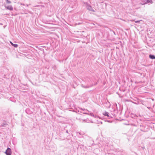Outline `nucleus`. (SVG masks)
I'll return each mask as SVG.
<instances>
[{"label":"nucleus","mask_w":155,"mask_h":155,"mask_svg":"<svg viewBox=\"0 0 155 155\" xmlns=\"http://www.w3.org/2000/svg\"><path fill=\"white\" fill-rule=\"evenodd\" d=\"M89 121L88 120H82V122L83 123L84 122H87V123H89Z\"/></svg>","instance_id":"ddd939ff"},{"label":"nucleus","mask_w":155,"mask_h":155,"mask_svg":"<svg viewBox=\"0 0 155 155\" xmlns=\"http://www.w3.org/2000/svg\"><path fill=\"white\" fill-rule=\"evenodd\" d=\"M139 22V21H135V22H136V23H137V22Z\"/></svg>","instance_id":"dca6fc26"},{"label":"nucleus","mask_w":155,"mask_h":155,"mask_svg":"<svg viewBox=\"0 0 155 155\" xmlns=\"http://www.w3.org/2000/svg\"><path fill=\"white\" fill-rule=\"evenodd\" d=\"M5 7L7 9L9 10L10 11H12L13 9V8L11 5L5 6Z\"/></svg>","instance_id":"423d86ee"},{"label":"nucleus","mask_w":155,"mask_h":155,"mask_svg":"<svg viewBox=\"0 0 155 155\" xmlns=\"http://www.w3.org/2000/svg\"><path fill=\"white\" fill-rule=\"evenodd\" d=\"M149 58L150 59H155V56L154 55L150 54L149 55Z\"/></svg>","instance_id":"6e6552de"},{"label":"nucleus","mask_w":155,"mask_h":155,"mask_svg":"<svg viewBox=\"0 0 155 155\" xmlns=\"http://www.w3.org/2000/svg\"><path fill=\"white\" fill-rule=\"evenodd\" d=\"M77 134H79L81 135H82V134H81V132H78L77 133Z\"/></svg>","instance_id":"2eb2a0df"},{"label":"nucleus","mask_w":155,"mask_h":155,"mask_svg":"<svg viewBox=\"0 0 155 155\" xmlns=\"http://www.w3.org/2000/svg\"><path fill=\"white\" fill-rule=\"evenodd\" d=\"M96 84H97V83H96L95 85H96Z\"/></svg>","instance_id":"b1692460"},{"label":"nucleus","mask_w":155,"mask_h":155,"mask_svg":"<svg viewBox=\"0 0 155 155\" xmlns=\"http://www.w3.org/2000/svg\"><path fill=\"white\" fill-rule=\"evenodd\" d=\"M6 2L8 4H10L11 3V2L8 0H7Z\"/></svg>","instance_id":"4468645a"},{"label":"nucleus","mask_w":155,"mask_h":155,"mask_svg":"<svg viewBox=\"0 0 155 155\" xmlns=\"http://www.w3.org/2000/svg\"><path fill=\"white\" fill-rule=\"evenodd\" d=\"M88 114H88L89 115H90L91 116H92V117H96V116L95 117L94 115L92 113H88Z\"/></svg>","instance_id":"f8f14e48"},{"label":"nucleus","mask_w":155,"mask_h":155,"mask_svg":"<svg viewBox=\"0 0 155 155\" xmlns=\"http://www.w3.org/2000/svg\"><path fill=\"white\" fill-rule=\"evenodd\" d=\"M80 109L84 111L83 112H81L83 113V114H89L88 112L89 111L88 110H87V109H83L82 108H80Z\"/></svg>","instance_id":"39448f33"},{"label":"nucleus","mask_w":155,"mask_h":155,"mask_svg":"<svg viewBox=\"0 0 155 155\" xmlns=\"http://www.w3.org/2000/svg\"><path fill=\"white\" fill-rule=\"evenodd\" d=\"M26 6H28V5L27 4V5H26Z\"/></svg>","instance_id":"6ab92c4d"},{"label":"nucleus","mask_w":155,"mask_h":155,"mask_svg":"<svg viewBox=\"0 0 155 155\" xmlns=\"http://www.w3.org/2000/svg\"><path fill=\"white\" fill-rule=\"evenodd\" d=\"M21 5H25L24 4H21Z\"/></svg>","instance_id":"f3484780"},{"label":"nucleus","mask_w":155,"mask_h":155,"mask_svg":"<svg viewBox=\"0 0 155 155\" xmlns=\"http://www.w3.org/2000/svg\"><path fill=\"white\" fill-rule=\"evenodd\" d=\"M102 114L106 117V119H110L112 118V117L109 115V113L106 111H104Z\"/></svg>","instance_id":"f03ea898"},{"label":"nucleus","mask_w":155,"mask_h":155,"mask_svg":"<svg viewBox=\"0 0 155 155\" xmlns=\"http://www.w3.org/2000/svg\"><path fill=\"white\" fill-rule=\"evenodd\" d=\"M134 103H135V104H137V103H134Z\"/></svg>","instance_id":"aec40b11"},{"label":"nucleus","mask_w":155,"mask_h":155,"mask_svg":"<svg viewBox=\"0 0 155 155\" xmlns=\"http://www.w3.org/2000/svg\"><path fill=\"white\" fill-rule=\"evenodd\" d=\"M145 4H147L149 3H152V0H145Z\"/></svg>","instance_id":"1a4fd4ad"},{"label":"nucleus","mask_w":155,"mask_h":155,"mask_svg":"<svg viewBox=\"0 0 155 155\" xmlns=\"http://www.w3.org/2000/svg\"><path fill=\"white\" fill-rule=\"evenodd\" d=\"M131 117L133 118H135V117H138V116L137 115H136V114H131Z\"/></svg>","instance_id":"0eeeda50"},{"label":"nucleus","mask_w":155,"mask_h":155,"mask_svg":"<svg viewBox=\"0 0 155 155\" xmlns=\"http://www.w3.org/2000/svg\"><path fill=\"white\" fill-rule=\"evenodd\" d=\"M26 113L28 114H31V111L29 110V109H27L25 110Z\"/></svg>","instance_id":"9d476101"},{"label":"nucleus","mask_w":155,"mask_h":155,"mask_svg":"<svg viewBox=\"0 0 155 155\" xmlns=\"http://www.w3.org/2000/svg\"><path fill=\"white\" fill-rule=\"evenodd\" d=\"M102 118H103H103H104V117H102Z\"/></svg>","instance_id":"412c9836"},{"label":"nucleus","mask_w":155,"mask_h":155,"mask_svg":"<svg viewBox=\"0 0 155 155\" xmlns=\"http://www.w3.org/2000/svg\"><path fill=\"white\" fill-rule=\"evenodd\" d=\"M88 10L91 11L92 12H94L95 11L92 8V7L89 5L87 4L86 6Z\"/></svg>","instance_id":"20e7f679"},{"label":"nucleus","mask_w":155,"mask_h":155,"mask_svg":"<svg viewBox=\"0 0 155 155\" xmlns=\"http://www.w3.org/2000/svg\"><path fill=\"white\" fill-rule=\"evenodd\" d=\"M10 43H11L12 46H14V47L17 48L18 46V45L17 44H14L13 43H12L11 42H10Z\"/></svg>","instance_id":"9b49d317"},{"label":"nucleus","mask_w":155,"mask_h":155,"mask_svg":"<svg viewBox=\"0 0 155 155\" xmlns=\"http://www.w3.org/2000/svg\"><path fill=\"white\" fill-rule=\"evenodd\" d=\"M108 121V122H110V121Z\"/></svg>","instance_id":"5701e85b"},{"label":"nucleus","mask_w":155,"mask_h":155,"mask_svg":"<svg viewBox=\"0 0 155 155\" xmlns=\"http://www.w3.org/2000/svg\"><path fill=\"white\" fill-rule=\"evenodd\" d=\"M94 84H91L90 79L88 78H85L81 82V86L84 88H88L94 86Z\"/></svg>","instance_id":"f257e3e1"},{"label":"nucleus","mask_w":155,"mask_h":155,"mask_svg":"<svg viewBox=\"0 0 155 155\" xmlns=\"http://www.w3.org/2000/svg\"><path fill=\"white\" fill-rule=\"evenodd\" d=\"M5 153L7 155H11L12 154L11 149L10 148H8L6 150Z\"/></svg>","instance_id":"7ed1b4c3"},{"label":"nucleus","mask_w":155,"mask_h":155,"mask_svg":"<svg viewBox=\"0 0 155 155\" xmlns=\"http://www.w3.org/2000/svg\"><path fill=\"white\" fill-rule=\"evenodd\" d=\"M114 34H115V32H114Z\"/></svg>","instance_id":"4be33fe9"},{"label":"nucleus","mask_w":155,"mask_h":155,"mask_svg":"<svg viewBox=\"0 0 155 155\" xmlns=\"http://www.w3.org/2000/svg\"><path fill=\"white\" fill-rule=\"evenodd\" d=\"M66 133H68V130H67L66 131Z\"/></svg>","instance_id":"a211bd4d"}]
</instances>
